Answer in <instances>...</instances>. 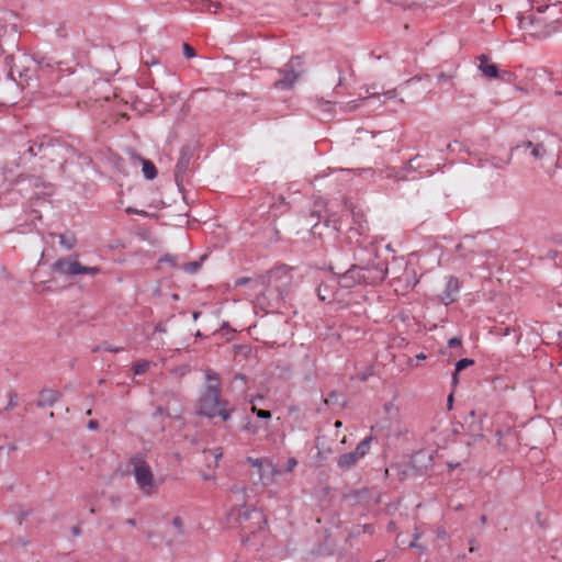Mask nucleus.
Returning a JSON list of instances; mask_svg holds the SVG:
<instances>
[{
  "label": "nucleus",
  "mask_w": 562,
  "mask_h": 562,
  "mask_svg": "<svg viewBox=\"0 0 562 562\" xmlns=\"http://www.w3.org/2000/svg\"><path fill=\"white\" fill-rule=\"evenodd\" d=\"M278 72L281 78L273 83V87L278 90L292 89L303 72L301 59L299 57L291 58Z\"/></svg>",
  "instance_id": "obj_7"
},
{
  "label": "nucleus",
  "mask_w": 562,
  "mask_h": 562,
  "mask_svg": "<svg viewBox=\"0 0 562 562\" xmlns=\"http://www.w3.org/2000/svg\"><path fill=\"white\" fill-rule=\"evenodd\" d=\"M148 366L147 361L137 362L133 366V371L135 374H142L147 370Z\"/></svg>",
  "instance_id": "obj_18"
},
{
  "label": "nucleus",
  "mask_w": 562,
  "mask_h": 562,
  "mask_svg": "<svg viewBox=\"0 0 562 562\" xmlns=\"http://www.w3.org/2000/svg\"><path fill=\"white\" fill-rule=\"evenodd\" d=\"M474 363L473 360L471 359H468V358H464V359H461L459 360L457 363H456V370H454V374H453V382L457 383L458 382V374L459 372H461L462 370H464L465 368L472 366Z\"/></svg>",
  "instance_id": "obj_16"
},
{
  "label": "nucleus",
  "mask_w": 562,
  "mask_h": 562,
  "mask_svg": "<svg viewBox=\"0 0 562 562\" xmlns=\"http://www.w3.org/2000/svg\"><path fill=\"white\" fill-rule=\"evenodd\" d=\"M386 272L387 268L382 261L368 266L355 265L346 272L338 274L337 280L341 291L348 292L356 285L381 283L385 279Z\"/></svg>",
  "instance_id": "obj_3"
},
{
  "label": "nucleus",
  "mask_w": 562,
  "mask_h": 562,
  "mask_svg": "<svg viewBox=\"0 0 562 562\" xmlns=\"http://www.w3.org/2000/svg\"><path fill=\"white\" fill-rule=\"evenodd\" d=\"M246 462L256 469V474L263 485H269L274 476L280 474V470L268 459L248 457Z\"/></svg>",
  "instance_id": "obj_9"
},
{
  "label": "nucleus",
  "mask_w": 562,
  "mask_h": 562,
  "mask_svg": "<svg viewBox=\"0 0 562 562\" xmlns=\"http://www.w3.org/2000/svg\"><path fill=\"white\" fill-rule=\"evenodd\" d=\"M417 539H418V535H415V539L413 542H411V547H417V543H416Z\"/></svg>",
  "instance_id": "obj_36"
},
{
  "label": "nucleus",
  "mask_w": 562,
  "mask_h": 562,
  "mask_svg": "<svg viewBox=\"0 0 562 562\" xmlns=\"http://www.w3.org/2000/svg\"><path fill=\"white\" fill-rule=\"evenodd\" d=\"M448 346H449L450 348H456V347L461 346V338H459V337L450 338V339L448 340Z\"/></svg>",
  "instance_id": "obj_26"
},
{
  "label": "nucleus",
  "mask_w": 562,
  "mask_h": 562,
  "mask_svg": "<svg viewBox=\"0 0 562 562\" xmlns=\"http://www.w3.org/2000/svg\"><path fill=\"white\" fill-rule=\"evenodd\" d=\"M131 467L137 488L144 496H151L159 491L165 479L162 476H156L150 464L144 458H132Z\"/></svg>",
  "instance_id": "obj_5"
},
{
  "label": "nucleus",
  "mask_w": 562,
  "mask_h": 562,
  "mask_svg": "<svg viewBox=\"0 0 562 562\" xmlns=\"http://www.w3.org/2000/svg\"><path fill=\"white\" fill-rule=\"evenodd\" d=\"M81 265L74 258H61L53 265V270L66 274L77 276L80 274Z\"/></svg>",
  "instance_id": "obj_10"
},
{
  "label": "nucleus",
  "mask_w": 562,
  "mask_h": 562,
  "mask_svg": "<svg viewBox=\"0 0 562 562\" xmlns=\"http://www.w3.org/2000/svg\"><path fill=\"white\" fill-rule=\"evenodd\" d=\"M245 430L249 431L250 434H256L257 432V428L255 426H252L250 423H248L245 426Z\"/></svg>",
  "instance_id": "obj_29"
},
{
  "label": "nucleus",
  "mask_w": 562,
  "mask_h": 562,
  "mask_svg": "<svg viewBox=\"0 0 562 562\" xmlns=\"http://www.w3.org/2000/svg\"><path fill=\"white\" fill-rule=\"evenodd\" d=\"M204 454L213 457L214 462L217 463L223 456L222 448H215L213 450H204Z\"/></svg>",
  "instance_id": "obj_19"
},
{
  "label": "nucleus",
  "mask_w": 562,
  "mask_h": 562,
  "mask_svg": "<svg viewBox=\"0 0 562 562\" xmlns=\"http://www.w3.org/2000/svg\"><path fill=\"white\" fill-rule=\"evenodd\" d=\"M232 412L233 408L228 406V402L221 398V383L217 374L209 372L206 374V386L200 398L198 413L207 418L218 416L222 420L227 422L231 418Z\"/></svg>",
  "instance_id": "obj_2"
},
{
  "label": "nucleus",
  "mask_w": 562,
  "mask_h": 562,
  "mask_svg": "<svg viewBox=\"0 0 562 562\" xmlns=\"http://www.w3.org/2000/svg\"><path fill=\"white\" fill-rule=\"evenodd\" d=\"M426 358H427V357H426V355H425V353H423V352H420V353H418V355L416 356V360H418V361L425 360Z\"/></svg>",
  "instance_id": "obj_33"
},
{
  "label": "nucleus",
  "mask_w": 562,
  "mask_h": 562,
  "mask_svg": "<svg viewBox=\"0 0 562 562\" xmlns=\"http://www.w3.org/2000/svg\"><path fill=\"white\" fill-rule=\"evenodd\" d=\"M59 243L66 249H71L76 244V238L72 234H61L59 235Z\"/></svg>",
  "instance_id": "obj_17"
},
{
  "label": "nucleus",
  "mask_w": 562,
  "mask_h": 562,
  "mask_svg": "<svg viewBox=\"0 0 562 562\" xmlns=\"http://www.w3.org/2000/svg\"><path fill=\"white\" fill-rule=\"evenodd\" d=\"M459 292V281L458 279L450 277L447 280L446 291L441 295L442 302L448 305L456 301V295Z\"/></svg>",
  "instance_id": "obj_11"
},
{
  "label": "nucleus",
  "mask_w": 562,
  "mask_h": 562,
  "mask_svg": "<svg viewBox=\"0 0 562 562\" xmlns=\"http://www.w3.org/2000/svg\"><path fill=\"white\" fill-rule=\"evenodd\" d=\"M319 106L321 108H324V110H330L331 109V103L329 101H319Z\"/></svg>",
  "instance_id": "obj_28"
},
{
  "label": "nucleus",
  "mask_w": 562,
  "mask_h": 562,
  "mask_svg": "<svg viewBox=\"0 0 562 562\" xmlns=\"http://www.w3.org/2000/svg\"><path fill=\"white\" fill-rule=\"evenodd\" d=\"M126 522L132 526H135V524H136L135 519H133V518L127 519Z\"/></svg>",
  "instance_id": "obj_35"
},
{
  "label": "nucleus",
  "mask_w": 562,
  "mask_h": 562,
  "mask_svg": "<svg viewBox=\"0 0 562 562\" xmlns=\"http://www.w3.org/2000/svg\"><path fill=\"white\" fill-rule=\"evenodd\" d=\"M452 79V76L448 75V74H445V72H440L438 75V81L441 82V81H450Z\"/></svg>",
  "instance_id": "obj_27"
},
{
  "label": "nucleus",
  "mask_w": 562,
  "mask_h": 562,
  "mask_svg": "<svg viewBox=\"0 0 562 562\" xmlns=\"http://www.w3.org/2000/svg\"><path fill=\"white\" fill-rule=\"evenodd\" d=\"M517 148L529 150V155L536 160L543 159L547 155V150L542 144H533L530 140L524 142L521 145L517 146Z\"/></svg>",
  "instance_id": "obj_13"
},
{
  "label": "nucleus",
  "mask_w": 562,
  "mask_h": 562,
  "mask_svg": "<svg viewBox=\"0 0 562 562\" xmlns=\"http://www.w3.org/2000/svg\"><path fill=\"white\" fill-rule=\"evenodd\" d=\"M142 164H143V173H144L145 178L149 179V180L156 178L157 169H156L155 165L147 159H143Z\"/></svg>",
  "instance_id": "obj_15"
},
{
  "label": "nucleus",
  "mask_w": 562,
  "mask_h": 562,
  "mask_svg": "<svg viewBox=\"0 0 562 562\" xmlns=\"http://www.w3.org/2000/svg\"><path fill=\"white\" fill-rule=\"evenodd\" d=\"M182 50H183V55L187 58H193V57L196 56V53H195L194 48L191 45L187 44V43L183 44Z\"/></svg>",
  "instance_id": "obj_20"
},
{
  "label": "nucleus",
  "mask_w": 562,
  "mask_h": 562,
  "mask_svg": "<svg viewBox=\"0 0 562 562\" xmlns=\"http://www.w3.org/2000/svg\"><path fill=\"white\" fill-rule=\"evenodd\" d=\"M417 160V157L409 160L408 164L406 165V167L404 168V170L406 172L411 171V170H416L417 168H419L420 166L419 165H415V161Z\"/></svg>",
  "instance_id": "obj_25"
},
{
  "label": "nucleus",
  "mask_w": 562,
  "mask_h": 562,
  "mask_svg": "<svg viewBox=\"0 0 562 562\" xmlns=\"http://www.w3.org/2000/svg\"><path fill=\"white\" fill-rule=\"evenodd\" d=\"M127 212L128 213H136V214H144V212L133 211L132 209H127Z\"/></svg>",
  "instance_id": "obj_37"
},
{
  "label": "nucleus",
  "mask_w": 562,
  "mask_h": 562,
  "mask_svg": "<svg viewBox=\"0 0 562 562\" xmlns=\"http://www.w3.org/2000/svg\"><path fill=\"white\" fill-rule=\"evenodd\" d=\"M349 295V292H344L339 288L337 277H330L328 280L322 281L317 288V296L322 302L336 303L340 307H347L350 304Z\"/></svg>",
  "instance_id": "obj_6"
},
{
  "label": "nucleus",
  "mask_w": 562,
  "mask_h": 562,
  "mask_svg": "<svg viewBox=\"0 0 562 562\" xmlns=\"http://www.w3.org/2000/svg\"><path fill=\"white\" fill-rule=\"evenodd\" d=\"M110 351H114V352H119L122 350V348H113V349H109Z\"/></svg>",
  "instance_id": "obj_39"
},
{
  "label": "nucleus",
  "mask_w": 562,
  "mask_h": 562,
  "mask_svg": "<svg viewBox=\"0 0 562 562\" xmlns=\"http://www.w3.org/2000/svg\"><path fill=\"white\" fill-rule=\"evenodd\" d=\"M88 426L90 429H95L98 427V423L95 420H90Z\"/></svg>",
  "instance_id": "obj_31"
},
{
  "label": "nucleus",
  "mask_w": 562,
  "mask_h": 562,
  "mask_svg": "<svg viewBox=\"0 0 562 562\" xmlns=\"http://www.w3.org/2000/svg\"><path fill=\"white\" fill-rule=\"evenodd\" d=\"M172 524L176 526V527H180L181 525V520L179 517H175L173 520H172Z\"/></svg>",
  "instance_id": "obj_32"
},
{
  "label": "nucleus",
  "mask_w": 562,
  "mask_h": 562,
  "mask_svg": "<svg viewBox=\"0 0 562 562\" xmlns=\"http://www.w3.org/2000/svg\"><path fill=\"white\" fill-rule=\"evenodd\" d=\"M372 437L368 436L361 440L355 451L344 453L337 459V465L342 470H349L355 467L359 460L364 458L370 451Z\"/></svg>",
  "instance_id": "obj_8"
},
{
  "label": "nucleus",
  "mask_w": 562,
  "mask_h": 562,
  "mask_svg": "<svg viewBox=\"0 0 562 562\" xmlns=\"http://www.w3.org/2000/svg\"><path fill=\"white\" fill-rule=\"evenodd\" d=\"M263 278L262 295L274 302L283 301L295 285L293 268L284 265L271 269Z\"/></svg>",
  "instance_id": "obj_4"
},
{
  "label": "nucleus",
  "mask_w": 562,
  "mask_h": 562,
  "mask_svg": "<svg viewBox=\"0 0 562 562\" xmlns=\"http://www.w3.org/2000/svg\"><path fill=\"white\" fill-rule=\"evenodd\" d=\"M452 402H453V396H452V394H450V395H449V397H448V405H449V408H451V406H452Z\"/></svg>",
  "instance_id": "obj_34"
},
{
  "label": "nucleus",
  "mask_w": 562,
  "mask_h": 562,
  "mask_svg": "<svg viewBox=\"0 0 562 562\" xmlns=\"http://www.w3.org/2000/svg\"><path fill=\"white\" fill-rule=\"evenodd\" d=\"M341 426H342V423H341L340 420H336V423H335V427H336V428H339V427H341Z\"/></svg>",
  "instance_id": "obj_38"
},
{
  "label": "nucleus",
  "mask_w": 562,
  "mask_h": 562,
  "mask_svg": "<svg viewBox=\"0 0 562 562\" xmlns=\"http://www.w3.org/2000/svg\"><path fill=\"white\" fill-rule=\"evenodd\" d=\"M561 19V5L552 3L539 5L535 11L520 15L518 25L525 36L543 40L559 32Z\"/></svg>",
  "instance_id": "obj_1"
},
{
  "label": "nucleus",
  "mask_w": 562,
  "mask_h": 562,
  "mask_svg": "<svg viewBox=\"0 0 562 562\" xmlns=\"http://www.w3.org/2000/svg\"><path fill=\"white\" fill-rule=\"evenodd\" d=\"M387 178L395 177L397 181L408 180L407 175H400V172L391 171L386 175Z\"/></svg>",
  "instance_id": "obj_24"
},
{
  "label": "nucleus",
  "mask_w": 562,
  "mask_h": 562,
  "mask_svg": "<svg viewBox=\"0 0 562 562\" xmlns=\"http://www.w3.org/2000/svg\"><path fill=\"white\" fill-rule=\"evenodd\" d=\"M48 401H49V403H53V402L56 401V393L55 392H49Z\"/></svg>",
  "instance_id": "obj_30"
},
{
  "label": "nucleus",
  "mask_w": 562,
  "mask_h": 562,
  "mask_svg": "<svg viewBox=\"0 0 562 562\" xmlns=\"http://www.w3.org/2000/svg\"><path fill=\"white\" fill-rule=\"evenodd\" d=\"M341 443H346V436L342 438Z\"/></svg>",
  "instance_id": "obj_40"
},
{
  "label": "nucleus",
  "mask_w": 562,
  "mask_h": 562,
  "mask_svg": "<svg viewBox=\"0 0 562 562\" xmlns=\"http://www.w3.org/2000/svg\"><path fill=\"white\" fill-rule=\"evenodd\" d=\"M479 69L482 74L488 78H497L498 77V68L495 64L490 63V59L486 55L479 56Z\"/></svg>",
  "instance_id": "obj_12"
},
{
  "label": "nucleus",
  "mask_w": 562,
  "mask_h": 562,
  "mask_svg": "<svg viewBox=\"0 0 562 562\" xmlns=\"http://www.w3.org/2000/svg\"><path fill=\"white\" fill-rule=\"evenodd\" d=\"M100 272L98 267H85L81 266L80 274H97Z\"/></svg>",
  "instance_id": "obj_22"
},
{
  "label": "nucleus",
  "mask_w": 562,
  "mask_h": 562,
  "mask_svg": "<svg viewBox=\"0 0 562 562\" xmlns=\"http://www.w3.org/2000/svg\"><path fill=\"white\" fill-rule=\"evenodd\" d=\"M251 411L260 418L269 419L271 418V413L266 409H259L256 406H252Z\"/></svg>",
  "instance_id": "obj_21"
},
{
  "label": "nucleus",
  "mask_w": 562,
  "mask_h": 562,
  "mask_svg": "<svg viewBox=\"0 0 562 562\" xmlns=\"http://www.w3.org/2000/svg\"><path fill=\"white\" fill-rule=\"evenodd\" d=\"M248 283L251 285V289H254L262 294V288L266 283V279L263 278V276H260L256 279L241 277L235 281L236 286H241V285H245Z\"/></svg>",
  "instance_id": "obj_14"
},
{
  "label": "nucleus",
  "mask_w": 562,
  "mask_h": 562,
  "mask_svg": "<svg viewBox=\"0 0 562 562\" xmlns=\"http://www.w3.org/2000/svg\"><path fill=\"white\" fill-rule=\"evenodd\" d=\"M297 465V460L293 457L289 458L285 464L284 470L286 472H291L294 470V468Z\"/></svg>",
  "instance_id": "obj_23"
}]
</instances>
